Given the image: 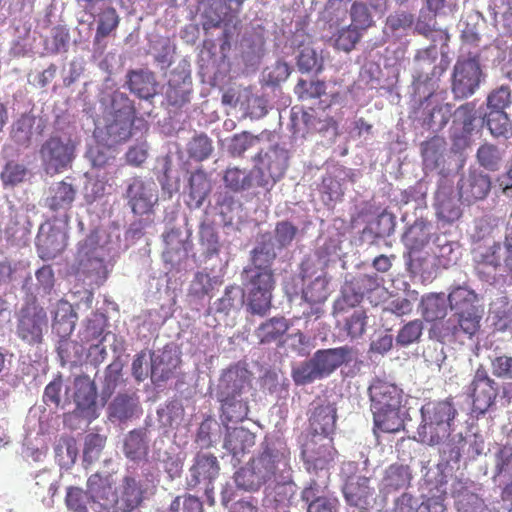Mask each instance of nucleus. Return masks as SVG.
Wrapping results in <instances>:
<instances>
[{"label": "nucleus", "instance_id": "obj_1", "mask_svg": "<svg viewBox=\"0 0 512 512\" xmlns=\"http://www.w3.org/2000/svg\"><path fill=\"white\" fill-rule=\"evenodd\" d=\"M291 452L280 440H266L262 451L235 474L236 484L256 491L269 481L282 482L289 478Z\"/></svg>", "mask_w": 512, "mask_h": 512}, {"label": "nucleus", "instance_id": "obj_2", "mask_svg": "<svg viewBox=\"0 0 512 512\" xmlns=\"http://www.w3.org/2000/svg\"><path fill=\"white\" fill-rule=\"evenodd\" d=\"M91 486L104 512H133L142 506L147 494L142 480L133 474L124 475L116 486L111 474L96 472Z\"/></svg>", "mask_w": 512, "mask_h": 512}, {"label": "nucleus", "instance_id": "obj_3", "mask_svg": "<svg viewBox=\"0 0 512 512\" xmlns=\"http://www.w3.org/2000/svg\"><path fill=\"white\" fill-rule=\"evenodd\" d=\"M409 119L415 127L444 128L451 122V128H468L476 118V104L466 102L453 110L449 103L412 105Z\"/></svg>", "mask_w": 512, "mask_h": 512}, {"label": "nucleus", "instance_id": "obj_4", "mask_svg": "<svg viewBox=\"0 0 512 512\" xmlns=\"http://www.w3.org/2000/svg\"><path fill=\"white\" fill-rule=\"evenodd\" d=\"M415 63L420 72L414 76L412 105H425L434 102V96L439 88L440 76L446 70L445 66H437V48L431 45L426 49L419 50L415 55Z\"/></svg>", "mask_w": 512, "mask_h": 512}, {"label": "nucleus", "instance_id": "obj_5", "mask_svg": "<svg viewBox=\"0 0 512 512\" xmlns=\"http://www.w3.org/2000/svg\"><path fill=\"white\" fill-rule=\"evenodd\" d=\"M289 161V151L277 144L260 150L253 157L256 187L269 192L285 176Z\"/></svg>", "mask_w": 512, "mask_h": 512}, {"label": "nucleus", "instance_id": "obj_6", "mask_svg": "<svg viewBox=\"0 0 512 512\" xmlns=\"http://www.w3.org/2000/svg\"><path fill=\"white\" fill-rule=\"evenodd\" d=\"M79 139L64 132L50 136L40 148V157L47 173L55 174L68 168L76 157Z\"/></svg>", "mask_w": 512, "mask_h": 512}, {"label": "nucleus", "instance_id": "obj_7", "mask_svg": "<svg viewBox=\"0 0 512 512\" xmlns=\"http://www.w3.org/2000/svg\"><path fill=\"white\" fill-rule=\"evenodd\" d=\"M242 281L247 291V307L251 313L266 315L272 306V291L276 283L274 273L243 270Z\"/></svg>", "mask_w": 512, "mask_h": 512}, {"label": "nucleus", "instance_id": "obj_8", "mask_svg": "<svg viewBox=\"0 0 512 512\" xmlns=\"http://www.w3.org/2000/svg\"><path fill=\"white\" fill-rule=\"evenodd\" d=\"M483 76L476 56L459 57L451 76V92L454 99L463 100L473 96L479 89Z\"/></svg>", "mask_w": 512, "mask_h": 512}, {"label": "nucleus", "instance_id": "obj_9", "mask_svg": "<svg viewBox=\"0 0 512 512\" xmlns=\"http://www.w3.org/2000/svg\"><path fill=\"white\" fill-rule=\"evenodd\" d=\"M47 329L48 317L43 307L33 302L20 309L17 315L16 335L21 341L30 346L41 344Z\"/></svg>", "mask_w": 512, "mask_h": 512}, {"label": "nucleus", "instance_id": "obj_10", "mask_svg": "<svg viewBox=\"0 0 512 512\" xmlns=\"http://www.w3.org/2000/svg\"><path fill=\"white\" fill-rule=\"evenodd\" d=\"M482 312L452 313L438 327V340L442 343H460L471 340L480 330Z\"/></svg>", "mask_w": 512, "mask_h": 512}, {"label": "nucleus", "instance_id": "obj_11", "mask_svg": "<svg viewBox=\"0 0 512 512\" xmlns=\"http://www.w3.org/2000/svg\"><path fill=\"white\" fill-rule=\"evenodd\" d=\"M466 393L472 400L473 411L484 414L494 404L498 395V386L488 375L484 366L480 365L467 386Z\"/></svg>", "mask_w": 512, "mask_h": 512}, {"label": "nucleus", "instance_id": "obj_12", "mask_svg": "<svg viewBox=\"0 0 512 512\" xmlns=\"http://www.w3.org/2000/svg\"><path fill=\"white\" fill-rule=\"evenodd\" d=\"M452 427L432 420L421 418V422L417 428L416 436L414 437L419 443L428 446L445 445L448 447L450 454L459 456L460 449L464 445V438L461 434L458 435V441L455 446L450 444L449 438L451 436Z\"/></svg>", "mask_w": 512, "mask_h": 512}, {"label": "nucleus", "instance_id": "obj_13", "mask_svg": "<svg viewBox=\"0 0 512 512\" xmlns=\"http://www.w3.org/2000/svg\"><path fill=\"white\" fill-rule=\"evenodd\" d=\"M452 427L432 420L421 418V422L417 428L416 436L414 437L419 443L428 446L445 445L448 447L450 454L459 456L460 449L464 445V438L461 434L458 435V441L455 446L450 444L449 438L451 436Z\"/></svg>", "mask_w": 512, "mask_h": 512}, {"label": "nucleus", "instance_id": "obj_14", "mask_svg": "<svg viewBox=\"0 0 512 512\" xmlns=\"http://www.w3.org/2000/svg\"><path fill=\"white\" fill-rule=\"evenodd\" d=\"M337 451L333 447V439L308 436L302 446V459L308 470L328 468L334 461Z\"/></svg>", "mask_w": 512, "mask_h": 512}, {"label": "nucleus", "instance_id": "obj_15", "mask_svg": "<svg viewBox=\"0 0 512 512\" xmlns=\"http://www.w3.org/2000/svg\"><path fill=\"white\" fill-rule=\"evenodd\" d=\"M131 136V130H93L95 145L88 150L93 165L97 167L106 165L111 158L110 149Z\"/></svg>", "mask_w": 512, "mask_h": 512}, {"label": "nucleus", "instance_id": "obj_16", "mask_svg": "<svg viewBox=\"0 0 512 512\" xmlns=\"http://www.w3.org/2000/svg\"><path fill=\"white\" fill-rule=\"evenodd\" d=\"M77 320V314L72 305L67 301H59L54 313L52 323L53 331L61 338L58 346V353L62 359H68V350L75 344L68 340V337L74 331Z\"/></svg>", "mask_w": 512, "mask_h": 512}, {"label": "nucleus", "instance_id": "obj_17", "mask_svg": "<svg viewBox=\"0 0 512 512\" xmlns=\"http://www.w3.org/2000/svg\"><path fill=\"white\" fill-rule=\"evenodd\" d=\"M344 498L348 505L361 511H368L375 500V488L366 476H351L343 487Z\"/></svg>", "mask_w": 512, "mask_h": 512}, {"label": "nucleus", "instance_id": "obj_18", "mask_svg": "<svg viewBox=\"0 0 512 512\" xmlns=\"http://www.w3.org/2000/svg\"><path fill=\"white\" fill-rule=\"evenodd\" d=\"M491 178L481 171L469 170L458 181L460 199L471 204L485 199L491 190Z\"/></svg>", "mask_w": 512, "mask_h": 512}, {"label": "nucleus", "instance_id": "obj_19", "mask_svg": "<svg viewBox=\"0 0 512 512\" xmlns=\"http://www.w3.org/2000/svg\"><path fill=\"white\" fill-rule=\"evenodd\" d=\"M152 186L153 184L146 183L140 177L131 179L125 197L134 214L144 215L152 211L157 201V195L153 192Z\"/></svg>", "mask_w": 512, "mask_h": 512}, {"label": "nucleus", "instance_id": "obj_20", "mask_svg": "<svg viewBox=\"0 0 512 512\" xmlns=\"http://www.w3.org/2000/svg\"><path fill=\"white\" fill-rule=\"evenodd\" d=\"M301 499L307 504V512H338L339 500L329 493L326 486L312 480L301 492Z\"/></svg>", "mask_w": 512, "mask_h": 512}, {"label": "nucleus", "instance_id": "obj_21", "mask_svg": "<svg viewBox=\"0 0 512 512\" xmlns=\"http://www.w3.org/2000/svg\"><path fill=\"white\" fill-rule=\"evenodd\" d=\"M74 402L79 414L83 417L94 418L96 412L97 389L93 380L87 375L74 379Z\"/></svg>", "mask_w": 512, "mask_h": 512}, {"label": "nucleus", "instance_id": "obj_22", "mask_svg": "<svg viewBox=\"0 0 512 512\" xmlns=\"http://www.w3.org/2000/svg\"><path fill=\"white\" fill-rule=\"evenodd\" d=\"M459 200L454 195L453 185L443 181L435 192L434 207L437 217L447 223L458 220L462 215Z\"/></svg>", "mask_w": 512, "mask_h": 512}, {"label": "nucleus", "instance_id": "obj_23", "mask_svg": "<svg viewBox=\"0 0 512 512\" xmlns=\"http://www.w3.org/2000/svg\"><path fill=\"white\" fill-rule=\"evenodd\" d=\"M368 393L371 401V408L402 406V389L394 383L388 382L384 379H373L368 388Z\"/></svg>", "mask_w": 512, "mask_h": 512}, {"label": "nucleus", "instance_id": "obj_24", "mask_svg": "<svg viewBox=\"0 0 512 512\" xmlns=\"http://www.w3.org/2000/svg\"><path fill=\"white\" fill-rule=\"evenodd\" d=\"M421 155L426 170H439L441 174L446 172L449 154L447 142L443 137L434 136L422 142Z\"/></svg>", "mask_w": 512, "mask_h": 512}, {"label": "nucleus", "instance_id": "obj_25", "mask_svg": "<svg viewBox=\"0 0 512 512\" xmlns=\"http://www.w3.org/2000/svg\"><path fill=\"white\" fill-rule=\"evenodd\" d=\"M220 471L219 462L211 453H198L190 468V478L187 480L188 487L194 488L200 483L212 484L218 477Z\"/></svg>", "mask_w": 512, "mask_h": 512}, {"label": "nucleus", "instance_id": "obj_26", "mask_svg": "<svg viewBox=\"0 0 512 512\" xmlns=\"http://www.w3.org/2000/svg\"><path fill=\"white\" fill-rule=\"evenodd\" d=\"M250 371L240 365L230 366L223 372L219 382V396H241L242 392L250 387Z\"/></svg>", "mask_w": 512, "mask_h": 512}, {"label": "nucleus", "instance_id": "obj_27", "mask_svg": "<svg viewBox=\"0 0 512 512\" xmlns=\"http://www.w3.org/2000/svg\"><path fill=\"white\" fill-rule=\"evenodd\" d=\"M337 409L334 404L326 403L314 408L309 417L310 435L330 438L336 428Z\"/></svg>", "mask_w": 512, "mask_h": 512}, {"label": "nucleus", "instance_id": "obj_28", "mask_svg": "<svg viewBox=\"0 0 512 512\" xmlns=\"http://www.w3.org/2000/svg\"><path fill=\"white\" fill-rule=\"evenodd\" d=\"M353 349L349 346H342L331 349L318 350L312 357L322 376H328L344 363L351 361Z\"/></svg>", "mask_w": 512, "mask_h": 512}, {"label": "nucleus", "instance_id": "obj_29", "mask_svg": "<svg viewBox=\"0 0 512 512\" xmlns=\"http://www.w3.org/2000/svg\"><path fill=\"white\" fill-rule=\"evenodd\" d=\"M420 413L421 418H426L450 427H452L458 415L452 398L428 401L421 407Z\"/></svg>", "mask_w": 512, "mask_h": 512}, {"label": "nucleus", "instance_id": "obj_30", "mask_svg": "<svg viewBox=\"0 0 512 512\" xmlns=\"http://www.w3.org/2000/svg\"><path fill=\"white\" fill-rule=\"evenodd\" d=\"M191 79L188 75L173 73L165 90L167 104L180 108L190 101Z\"/></svg>", "mask_w": 512, "mask_h": 512}, {"label": "nucleus", "instance_id": "obj_31", "mask_svg": "<svg viewBox=\"0 0 512 512\" xmlns=\"http://www.w3.org/2000/svg\"><path fill=\"white\" fill-rule=\"evenodd\" d=\"M180 364V358L171 350H164L151 357V380L154 384L167 381L174 375Z\"/></svg>", "mask_w": 512, "mask_h": 512}, {"label": "nucleus", "instance_id": "obj_32", "mask_svg": "<svg viewBox=\"0 0 512 512\" xmlns=\"http://www.w3.org/2000/svg\"><path fill=\"white\" fill-rule=\"evenodd\" d=\"M95 476V473L91 474L86 482L87 490L77 486H69L66 489L65 504L70 512H89V506L91 504H97L98 501L95 498L91 489V480Z\"/></svg>", "mask_w": 512, "mask_h": 512}, {"label": "nucleus", "instance_id": "obj_33", "mask_svg": "<svg viewBox=\"0 0 512 512\" xmlns=\"http://www.w3.org/2000/svg\"><path fill=\"white\" fill-rule=\"evenodd\" d=\"M127 77L130 91L139 98L148 100L156 95L158 83L153 72L143 69L132 70Z\"/></svg>", "mask_w": 512, "mask_h": 512}, {"label": "nucleus", "instance_id": "obj_34", "mask_svg": "<svg viewBox=\"0 0 512 512\" xmlns=\"http://www.w3.org/2000/svg\"><path fill=\"white\" fill-rule=\"evenodd\" d=\"M401 407L371 408L374 428L383 433H397L404 429L405 423L400 415Z\"/></svg>", "mask_w": 512, "mask_h": 512}, {"label": "nucleus", "instance_id": "obj_35", "mask_svg": "<svg viewBox=\"0 0 512 512\" xmlns=\"http://www.w3.org/2000/svg\"><path fill=\"white\" fill-rule=\"evenodd\" d=\"M149 452V439L146 428L130 431L123 444V453L131 461H141L147 458Z\"/></svg>", "mask_w": 512, "mask_h": 512}, {"label": "nucleus", "instance_id": "obj_36", "mask_svg": "<svg viewBox=\"0 0 512 512\" xmlns=\"http://www.w3.org/2000/svg\"><path fill=\"white\" fill-rule=\"evenodd\" d=\"M501 244L494 239L488 246H477L474 249L475 268L479 274H485L486 269L496 271L501 265Z\"/></svg>", "mask_w": 512, "mask_h": 512}, {"label": "nucleus", "instance_id": "obj_37", "mask_svg": "<svg viewBox=\"0 0 512 512\" xmlns=\"http://www.w3.org/2000/svg\"><path fill=\"white\" fill-rule=\"evenodd\" d=\"M212 189L208 174L203 169H197L189 177L188 205L198 209L202 206Z\"/></svg>", "mask_w": 512, "mask_h": 512}, {"label": "nucleus", "instance_id": "obj_38", "mask_svg": "<svg viewBox=\"0 0 512 512\" xmlns=\"http://www.w3.org/2000/svg\"><path fill=\"white\" fill-rule=\"evenodd\" d=\"M452 313L481 312L477 294L467 286L454 287L447 298Z\"/></svg>", "mask_w": 512, "mask_h": 512}, {"label": "nucleus", "instance_id": "obj_39", "mask_svg": "<svg viewBox=\"0 0 512 512\" xmlns=\"http://www.w3.org/2000/svg\"><path fill=\"white\" fill-rule=\"evenodd\" d=\"M76 194L77 191L71 183L59 181L50 188L47 205L52 211H67L72 207Z\"/></svg>", "mask_w": 512, "mask_h": 512}, {"label": "nucleus", "instance_id": "obj_40", "mask_svg": "<svg viewBox=\"0 0 512 512\" xmlns=\"http://www.w3.org/2000/svg\"><path fill=\"white\" fill-rule=\"evenodd\" d=\"M255 444V435L243 427L227 428L224 448L233 456L244 454Z\"/></svg>", "mask_w": 512, "mask_h": 512}, {"label": "nucleus", "instance_id": "obj_41", "mask_svg": "<svg viewBox=\"0 0 512 512\" xmlns=\"http://www.w3.org/2000/svg\"><path fill=\"white\" fill-rule=\"evenodd\" d=\"M223 182L225 187L234 193L247 191L256 186V173L253 168L246 171L238 167H229L224 172Z\"/></svg>", "mask_w": 512, "mask_h": 512}, {"label": "nucleus", "instance_id": "obj_42", "mask_svg": "<svg viewBox=\"0 0 512 512\" xmlns=\"http://www.w3.org/2000/svg\"><path fill=\"white\" fill-rule=\"evenodd\" d=\"M221 402V419L229 422H241L247 418L249 412L248 402L241 396H219Z\"/></svg>", "mask_w": 512, "mask_h": 512}, {"label": "nucleus", "instance_id": "obj_43", "mask_svg": "<svg viewBox=\"0 0 512 512\" xmlns=\"http://www.w3.org/2000/svg\"><path fill=\"white\" fill-rule=\"evenodd\" d=\"M276 253L271 243H260L251 251L250 263L243 270L274 273L273 263Z\"/></svg>", "mask_w": 512, "mask_h": 512}, {"label": "nucleus", "instance_id": "obj_44", "mask_svg": "<svg viewBox=\"0 0 512 512\" xmlns=\"http://www.w3.org/2000/svg\"><path fill=\"white\" fill-rule=\"evenodd\" d=\"M288 329L289 323L285 317H272L256 329L255 335L260 343L268 344L280 340Z\"/></svg>", "mask_w": 512, "mask_h": 512}, {"label": "nucleus", "instance_id": "obj_45", "mask_svg": "<svg viewBox=\"0 0 512 512\" xmlns=\"http://www.w3.org/2000/svg\"><path fill=\"white\" fill-rule=\"evenodd\" d=\"M37 247L42 259H54L64 250V234L59 230H51L46 235H39Z\"/></svg>", "mask_w": 512, "mask_h": 512}, {"label": "nucleus", "instance_id": "obj_46", "mask_svg": "<svg viewBox=\"0 0 512 512\" xmlns=\"http://www.w3.org/2000/svg\"><path fill=\"white\" fill-rule=\"evenodd\" d=\"M411 479L409 466L395 463L386 469L383 483L387 492H391L408 487Z\"/></svg>", "mask_w": 512, "mask_h": 512}, {"label": "nucleus", "instance_id": "obj_47", "mask_svg": "<svg viewBox=\"0 0 512 512\" xmlns=\"http://www.w3.org/2000/svg\"><path fill=\"white\" fill-rule=\"evenodd\" d=\"M402 241L410 251H419L430 241L429 225L415 221L403 234Z\"/></svg>", "mask_w": 512, "mask_h": 512}, {"label": "nucleus", "instance_id": "obj_48", "mask_svg": "<svg viewBox=\"0 0 512 512\" xmlns=\"http://www.w3.org/2000/svg\"><path fill=\"white\" fill-rule=\"evenodd\" d=\"M421 313L427 322L443 319L447 314V300L443 293L429 294L422 298Z\"/></svg>", "mask_w": 512, "mask_h": 512}, {"label": "nucleus", "instance_id": "obj_49", "mask_svg": "<svg viewBox=\"0 0 512 512\" xmlns=\"http://www.w3.org/2000/svg\"><path fill=\"white\" fill-rule=\"evenodd\" d=\"M138 408V397L135 393H119L109 406L110 416L120 421L130 419Z\"/></svg>", "mask_w": 512, "mask_h": 512}, {"label": "nucleus", "instance_id": "obj_50", "mask_svg": "<svg viewBox=\"0 0 512 512\" xmlns=\"http://www.w3.org/2000/svg\"><path fill=\"white\" fill-rule=\"evenodd\" d=\"M122 370L123 364L119 359L114 360L105 368L101 390V397L104 401L110 399L116 388L124 383Z\"/></svg>", "mask_w": 512, "mask_h": 512}, {"label": "nucleus", "instance_id": "obj_51", "mask_svg": "<svg viewBox=\"0 0 512 512\" xmlns=\"http://www.w3.org/2000/svg\"><path fill=\"white\" fill-rule=\"evenodd\" d=\"M329 279L325 273L318 275L303 289V298L306 302L314 304L324 303L329 296Z\"/></svg>", "mask_w": 512, "mask_h": 512}, {"label": "nucleus", "instance_id": "obj_52", "mask_svg": "<svg viewBox=\"0 0 512 512\" xmlns=\"http://www.w3.org/2000/svg\"><path fill=\"white\" fill-rule=\"evenodd\" d=\"M476 120L468 128H474L477 125L480 128H506L509 125L507 113L501 109L487 108V112L478 114L476 110Z\"/></svg>", "mask_w": 512, "mask_h": 512}, {"label": "nucleus", "instance_id": "obj_53", "mask_svg": "<svg viewBox=\"0 0 512 512\" xmlns=\"http://www.w3.org/2000/svg\"><path fill=\"white\" fill-rule=\"evenodd\" d=\"M112 109L115 121L119 124H133L135 108L133 102L124 94H116L112 99Z\"/></svg>", "mask_w": 512, "mask_h": 512}, {"label": "nucleus", "instance_id": "obj_54", "mask_svg": "<svg viewBox=\"0 0 512 512\" xmlns=\"http://www.w3.org/2000/svg\"><path fill=\"white\" fill-rule=\"evenodd\" d=\"M222 281L217 276H211L206 271H198L190 285V294L198 298L208 295Z\"/></svg>", "mask_w": 512, "mask_h": 512}, {"label": "nucleus", "instance_id": "obj_55", "mask_svg": "<svg viewBox=\"0 0 512 512\" xmlns=\"http://www.w3.org/2000/svg\"><path fill=\"white\" fill-rule=\"evenodd\" d=\"M106 436L98 433H89L85 437L83 449V462L87 465L97 461L106 445Z\"/></svg>", "mask_w": 512, "mask_h": 512}, {"label": "nucleus", "instance_id": "obj_56", "mask_svg": "<svg viewBox=\"0 0 512 512\" xmlns=\"http://www.w3.org/2000/svg\"><path fill=\"white\" fill-rule=\"evenodd\" d=\"M243 293L236 286H227L224 294L216 303V312L228 315L232 310H236L243 303Z\"/></svg>", "mask_w": 512, "mask_h": 512}, {"label": "nucleus", "instance_id": "obj_57", "mask_svg": "<svg viewBox=\"0 0 512 512\" xmlns=\"http://www.w3.org/2000/svg\"><path fill=\"white\" fill-rule=\"evenodd\" d=\"M294 92L300 100L320 98L326 93V84L321 80L307 81L300 79L295 85Z\"/></svg>", "mask_w": 512, "mask_h": 512}, {"label": "nucleus", "instance_id": "obj_58", "mask_svg": "<svg viewBox=\"0 0 512 512\" xmlns=\"http://www.w3.org/2000/svg\"><path fill=\"white\" fill-rule=\"evenodd\" d=\"M297 66L301 72L319 73L323 69V59L312 47L303 46L297 57Z\"/></svg>", "mask_w": 512, "mask_h": 512}, {"label": "nucleus", "instance_id": "obj_59", "mask_svg": "<svg viewBox=\"0 0 512 512\" xmlns=\"http://www.w3.org/2000/svg\"><path fill=\"white\" fill-rule=\"evenodd\" d=\"M367 315L362 309H356L345 319L344 331L351 339L360 338L366 331Z\"/></svg>", "mask_w": 512, "mask_h": 512}, {"label": "nucleus", "instance_id": "obj_60", "mask_svg": "<svg viewBox=\"0 0 512 512\" xmlns=\"http://www.w3.org/2000/svg\"><path fill=\"white\" fill-rule=\"evenodd\" d=\"M477 160L485 169L497 171L502 161V155L496 146L483 144L477 151Z\"/></svg>", "mask_w": 512, "mask_h": 512}, {"label": "nucleus", "instance_id": "obj_61", "mask_svg": "<svg viewBox=\"0 0 512 512\" xmlns=\"http://www.w3.org/2000/svg\"><path fill=\"white\" fill-rule=\"evenodd\" d=\"M118 24L119 17L115 8H106L100 16L95 34V41H100L106 38L113 30L117 28Z\"/></svg>", "mask_w": 512, "mask_h": 512}, {"label": "nucleus", "instance_id": "obj_62", "mask_svg": "<svg viewBox=\"0 0 512 512\" xmlns=\"http://www.w3.org/2000/svg\"><path fill=\"white\" fill-rule=\"evenodd\" d=\"M292 377L297 385H306L322 378L313 358L293 369Z\"/></svg>", "mask_w": 512, "mask_h": 512}, {"label": "nucleus", "instance_id": "obj_63", "mask_svg": "<svg viewBox=\"0 0 512 512\" xmlns=\"http://www.w3.org/2000/svg\"><path fill=\"white\" fill-rule=\"evenodd\" d=\"M169 512H203L202 501L191 494L185 493L176 496L171 502Z\"/></svg>", "mask_w": 512, "mask_h": 512}, {"label": "nucleus", "instance_id": "obj_64", "mask_svg": "<svg viewBox=\"0 0 512 512\" xmlns=\"http://www.w3.org/2000/svg\"><path fill=\"white\" fill-rule=\"evenodd\" d=\"M360 38L361 33L359 29H357L353 25H349L338 31L334 39V46L338 50L350 52L352 49H354L355 45L358 43Z\"/></svg>", "mask_w": 512, "mask_h": 512}]
</instances>
